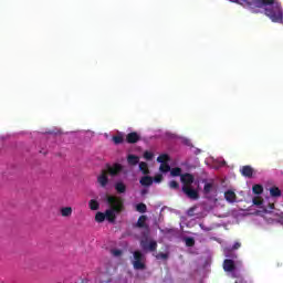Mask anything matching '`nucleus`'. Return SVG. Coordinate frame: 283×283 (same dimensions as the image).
<instances>
[{
  "label": "nucleus",
  "instance_id": "obj_37",
  "mask_svg": "<svg viewBox=\"0 0 283 283\" xmlns=\"http://www.w3.org/2000/svg\"><path fill=\"white\" fill-rule=\"evenodd\" d=\"M240 247H242V244L240 242H235L233 245H232V249L233 251H237V249H240Z\"/></svg>",
  "mask_w": 283,
  "mask_h": 283
},
{
  "label": "nucleus",
  "instance_id": "obj_4",
  "mask_svg": "<svg viewBox=\"0 0 283 283\" xmlns=\"http://www.w3.org/2000/svg\"><path fill=\"white\" fill-rule=\"evenodd\" d=\"M134 229H142V238H144V240H147V238H149L151 230L149 229V224H147V216L142 214L137 222L135 224H133Z\"/></svg>",
  "mask_w": 283,
  "mask_h": 283
},
{
  "label": "nucleus",
  "instance_id": "obj_39",
  "mask_svg": "<svg viewBox=\"0 0 283 283\" xmlns=\"http://www.w3.org/2000/svg\"><path fill=\"white\" fill-rule=\"evenodd\" d=\"M270 208L275 209V205L271 203Z\"/></svg>",
  "mask_w": 283,
  "mask_h": 283
},
{
  "label": "nucleus",
  "instance_id": "obj_34",
  "mask_svg": "<svg viewBox=\"0 0 283 283\" xmlns=\"http://www.w3.org/2000/svg\"><path fill=\"white\" fill-rule=\"evenodd\" d=\"M112 253H113V255H115V258H118V256L123 255L122 250H113Z\"/></svg>",
  "mask_w": 283,
  "mask_h": 283
},
{
  "label": "nucleus",
  "instance_id": "obj_15",
  "mask_svg": "<svg viewBox=\"0 0 283 283\" xmlns=\"http://www.w3.org/2000/svg\"><path fill=\"white\" fill-rule=\"evenodd\" d=\"M115 191H117V193H126L127 185H125L123 181H117L115 184Z\"/></svg>",
  "mask_w": 283,
  "mask_h": 283
},
{
  "label": "nucleus",
  "instance_id": "obj_29",
  "mask_svg": "<svg viewBox=\"0 0 283 283\" xmlns=\"http://www.w3.org/2000/svg\"><path fill=\"white\" fill-rule=\"evenodd\" d=\"M156 260H169V253L159 252L155 254Z\"/></svg>",
  "mask_w": 283,
  "mask_h": 283
},
{
  "label": "nucleus",
  "instance_id": "obj_11",
  "mask_svg": "<svg viewBox=\"0 0 283 283\" xmlns=\"http://www.w3.org/2000/svg\"><path fill=\"white\" fill-rule=\"evenodd\" d=\"M138 140H140V135L136 132L126 135V143H128V145H136Z\"/></svg>",
  "mask_w": 283,
  "mask_h": 283
},
{
  "label": "nucleus",
  "instance_id": "obj_21",
  "mask_svg": "<svg viewBox=\"0 0 283 283\" xmlns=\"http://www.w3.org/2000/svg\"><path fill=\"white\" fill-rule=\"evenodd\" d=\"M169 160H171V158L167 154H163L157 157V163H160L161 165L169 163Z\"/></svg>",
  "mask_w": 283,
  "mask_h": 283
},
{
  "label": "nucleus",
  "instance_id": "obj_19",
  "mask_svg": "<svg viewBox=\"0 0 283 283\" xmlns=\"http://www.w3.org/2000/svg\"><path fill=\"white\" fill-rule=\"evenodd\" d=\"M62 218H70L72 216V207H63L60 209Z\"/></svg>",
  "mask_w": 283,
  "mask_h": 283
},
{
  "label": "nucleus",
  "instance_id": "obj_23",
  "mask_svg": "<svg viewBox=\"0 0 283 283\" xmlns=\"http://www.w3.org/2000/svg\"><path fill=\"white\" fill-rule=\"evenodd\" d=\"M170 175H171L174 178H176V177H178V176H180V178H182V168H180V167L172 168V169L170 170Z\"/></svg>",
  "mask_w": 283,
  "mask_h": 283
},
{
  "label": "nucleus",
  "instance_id": "obj_18",
  "mask_svg": "<svg viewBox=\"0 0 283 283\" xmlns=\"http://www.w3.org/2000/svg\"><path fill=\"white\" fill-rule=\"evenodd\" d=\"M88 208L91 211H98L101 209V203L96 199H91L88 201Z\"/></svg>",
  "mask_w": 283,
  "mask_h": 283
},
{
  "label": "nucleus",
  "instance_id": "obj_10",
  "mask_svg": "<svg viewBox=\"0 0 283 283\" xmlns=\"http://www.w3.org/2000/svg\"><path fill=\"white\" fill-rule=\"evenodd\" d=\"M181 184L182 187H191V184L196 180V178L193 177V175L186 172L181 175Z\"/></svg>",
  "mask_w": 283,
  "mask_h": 283
},
{
  "label": "nucleus",
  "instance_id": "obj_13",
  "mask_svg": "<svg viewBox=\"0 0 283 283\" xmlns=\"http://www.w3.org/2000/svg\"><path fill=\"white\" fill-rule=\"evenodd\" d=\"M139 182L143 187H151V185H154V178L150 176H144L140 178Z\"/></svg>",
  "mask_w": 283,
  "mask_h": 283
},
{
  "label": "nucleus",
  "instance_id": "obj_25",
  "mask_svg": "<svg viewBox=\"0 0 283 283\" xmlns=\"http://www.w3.org/2000/svg\"><path fill=\"white\" fill-rule=\"evenodd\" d=\"M113 143L115 145H123V143H125V138L123 137V135L113 136Z\"/></svg>",
  "mask_w": 283,
  "mask_h": 283
},
{
  "label": "nucleus",
  "instance_id": "obj_2",
  "mask_svg": "<svg viewBox=\"0 0 283 283\" xmlns=\"http://www.w3.org/2000/svg\"><path fill=\"white\" fill-rule=\"evenodd\" d=\"M263 12L272 23H282L283 25V9L282 2L279 0H264Z\"/></svg>",
  "mask_w": 283,
  "mask_h": 283
},
{
  "label": "nucleus",
  "instance_id": "obj_7",
  "mask_svg": "<svg viewBox=\"0 0 283 283\" xmlns=\"http://www.w3.org/2000/svg\"><path fill=\"white\" fill-rule=\"evenodd\" d=\"M140 247L143 249V251H150L151 253H154L155 251L158 250V242H156L154 240H150L149 242L142 240Z\"/></svg>",
  "mask_w": 283,
  "mask_h": 283
},
{
  "label": "nucleus",
  "instance_id": "obj_36",
  "mask_svg": "<svg viewBox=\"0 0 283 283\" xmlns=\"http://www.w3.org/2000/svg\"><path fill=\"white\" fill-rule=\"evenodd\" d=\"M234 283H247V280H244V277H242V276H239V277H237Z\"/></svg>",
  "mask_w": 283,
  "mask_h": 283
},
{
  "label": "nucleus",
  "instance_id": "obj_35",
  "mask_svg": "<svg viewBox=\"0 0 283 283\" xmlns=\"http://www.w3.org/2000/svg\"><path fill=\"white\" fill-rule=\"evenodd\" d=\"M154 181L155 182H163V175H156L155 178H154Z\"/></svg>",
  "mask_w": 283,
  "mask_h": 283
},
{
  "label": "nucleus",
  "instance_id": "obj_32",
  "mask_svg": "<svg viewBox=\"0 0 283 283\" xmlns=\"http://www.w3.org/2000/svg\"><path fill=\"white\" fill-rule=\"evenodd\" d=\"M144 158H145L146 160H154V153H151V151H145V153H144Z\"/></svg>",
  "mask_w": 283,
  "mask_h": 283
},
{
  "label": "nucleus",
  "instance_id": "obj_16",
  "mask_svg": "<svg viewBox=\"0 0 283 283\" xmlns=\"http://www.w3.org/2000/svg\"><path fill=\"white\" fill-rule=\"evenodd\" d=\"M271 198H282V190L277 186H273L270 188Z\"/></svg>",
  "mask_w": 283,
  "mask_h": 283
},
{
  "label": "nucleus",
  "instance_id": "obj_28",
  "mask_svg": "<svg viewBox=\"0 0 283 283\" xmlns=\"http://www.w3.org/2000/svg\"><path fill=\"white\" fill-rule=\"evenodd\" d=\"M185 242H186V247H196V239L191 237H187L185 239Z\"/></svg>",
  "mask_w": 283,
  "mask_h": 283
},
{
  "label": "nucleus",
  "instance_id": "obj_38",
  "mask_svg": "<svg viewBox=\"0 0 283 283\" xmlns=\"http://www.w3.org/2000/svg\"><path fill=\"white\" fill-rule=\"evenodd\" d=\"M145 193H147V190L142 191V196H145Z\"/></svg>",
  "mask_w": 283,
  "mask_h": 283
},
{
  "label": "nucleus",
  "instance_id": "obj_1",
  "mask_svg": "<svg viewBox=\"0 0 283 283\" xmlns=\"http://www.w3.org/2000/svg\"><path fill=\"white\" fill-rule=\"evenodd\" d=\"M106 202L109 209H106L105 212H96L95 221L101 223L107 220V222H111V224H115L116 216H119V213L125 211V200H123L120 197L107 196Z\"/></svg>",
  "mask_w": 283,
  "mask_h": 283
},
{
  "label": "nucleus",
  "instance_id": "obj_14",
  "mask_svg": "<svg viewBox=\"0 0 283 283\" xmlns=\"http://www.w3.org/2000/svg\"><path fill=\"white\" fill-rule=\"evenodd\" d=\"M241 174L245 178H253V168L251 166H243L241 169Z\"/></svg>",
  "mask_w": 283,
  "mask_h": 283
},
{
  "label": "nucleus",
  "instance_id": "obj_31",
  "mask_svg": "<svg viewBox=\"0 0 283 283\" xmlns=\"http://www.w3.org/2000/svg\"><path fill=\"white\" fill-rule=\"evenodd\" d=\"M169 187H170V189H180V184H178V181H176V180H171L169 182Z\"/></svg>",
  "mask_w": 283,
  "mask_h": 283
},
{
  "label": "nucleus",
  "instance_id": "obj_17",
  "mask_svg": "<svg viewBox=\"0 0 283 283\" xmlns=\"http://www.w3.org/2000/svg\"><path fill=\"white\" fill-rule=\"evenodd\" d=\"M224 198H226L227 202H235V199L238 197L235 196V192L233 190H227L224 192Z\"/></svg>",
  "mask_w": 283,
  "mask_h": 283
},
{
  "label": "nucleus",
  "instance_id": "obj_12",
  "mask_svg": "<svg viewBox=\"0 0 283 283\" xmlns=\"http://www.w3.org/2000/svg\"><path fill=\"white\" fill-rule=\"evenodd\" d=\"M223 269L224 271H228L229 273L235 271V262L231 259H226L223 261Z\"/></svg>",
  "mask_w": 283,
  "mask_h": 283
},
{
  "label": "nucleus",
  "instance_id": "obj_6",
  "mask_svg": "<svg viewBox=\"0 0 283 283\" xmlns=\"http://www.w3.org/2000/svg\"><path fill=\"white\" fill-rule=\"evenodd\" d=\"M108 176H112L113 178H116V176H119L123 172V165L115 163L113 165L106 164V169Z\"/></svg>",
  "mask_w": 283,
  "mask_h": 283
},
{
  "label": "nucleus",
  "instance_id": "obj_20",
  "mask_svg": "<svg viewBox=\"0 0 283 283\" xmlns=\"http://www.w3.org/2000/svg\"><path fill=\"white\" fill-rule=\"evenodd\" d=\"M139 161H140V158L136 155H128V157H127L128 165L136 166V165H138Z\"/></svg>",
  "mask_w": 283,
  "mask_h": 283
},
{
  "label": "nucleus",
  "instance_id": "obj_26",
  "mask_svg": "<svg viewBox=\"0 0 283 283\" xmlns=\"http://www.w3.org/2000/svg\"><path fill=\"white\" fill-rule=\"evenodd\" d=\"M136 211H138V213H147V205L138 203L136 206Z\"/></svg>",
  "mask_w": 283,
  "mask_h": 283
},
{
  "label": "nucleus",
  "instance_id": "obj_22",
  "mask_svg": "<svg viewBox=\"0 0 283 283\" xmlns=\"http://www.w3.org/2000/svg\"><path fill=\"white\" fill-rule=\"evenodd\" d=\"M252 191L253 193H255V196H262V193L264 192V187H262V185L256 184L252 187Z\"/></svg>",
  "mask_w": 283,
  "mask_h": 283
},
{
  "label": "nucleus",
  "instance_id": "obj_30",
  "mask_svg": "<svg viewBox=\"0 0 283 283\" xmlns=\"http://www.w3.org/2000/svg\"><path fill=\"white\" fill-rule=\"evenodd\" d=\"M211 189H213V184H211V182L206 184L203 187V193H206V195L211 193Z\"/></svg>",
  "mask_w": 283,
  "mask_h": 283
},
{
  "label": "nucleus",
  "instance_id": "obj_9",
  "mask_svg": "<svg viewBox=\"0 0 283 283\" xmlns=\"http://www.w3.org/2000/svg\"><path fill=\"white\" fill-rule=\"evenodd\" d=\"M181 190L184 193L190 198V200H198L200 198V195L198 193V190L190 187H182Z\"/></svg>",
  "mask_w": 283,
  "mask_h": 283
},
{
  "label": "nucleus",
  "instance_id": "obj_8",
  "mask_svg": "<svg viewBox=\"0 0 283 283\" xmlns=\"http://www.w3.org/2000/svg\"><path fill=\"white\" fill-rule=\"evenodd\" d=\"M108 172L107 170L103 169L99 174V176H97V182L98 185L105 189V187H107V185H109V177H108Z\"/></svg>",
  "mask_w": 283,
  "mask_h": 283
},
{
  "label": "nucleus",
  "instance_id": "obj_3",
  "mask_svg": "<svg viewBox=\"0 0 283 283\" xmlns=\"http://www.w3.org/2000/svg\"><path fill=\"white\" fill-rule=\"evenodd\" d=\"M232 3H239L243 8H248L253 14H260L264 10L265 0H230ZM262 9V10H261Z\"/></svg>",
  "mask_w": 283,
  "mask_h": 283
},
{
  "label": "nucleus",
  "instance_id": "obj_33",
  "mask_svg": "<svg viewBox=\"0 0 283 283\" xmlns=\"http://www.w3.org/2000/svg\"><path fill=\"white\" fill-rule=\"evenodd\" d=\"M253 205H255L256 207H260V205H262V199H260V197H254Z\"/></svg>",
  "mask_w": 283,
  "mask_h": 283
},
{
  "label": "nucleus",
  "instance_id": "obj_24",
  "mask_svg": "<svg viewBox=\"0 0 283 283\" xmlns=\"http://www.w3.org/2000/svg\"><path fill=\"white\" fill-rule=\"evenodd\" d=\"M139 170L144 174V176H147L149 174V167L147 166V163H139Z\"/></svg>",
  "mask_w": 283,
  "mask_h": 283
},
{
  "label": "nucleus",
  "instance_id": "obj_27",
  "mask_svg": "<svg viewBox=\"0 0 283 283\" xmlns=\"http://www.w3.org/2000/svg\"><path fill=\"white\" fill-rule=\"evenodd\" d=\"M159 170L161 171V174H167L171 171V166H169L168 164H161Z\"/></svg>",
  "mask_w": 283,
  "mask_h": 283
},
{
  "label": "nucleus",
  "instance_id": "obj_5",
  "mask_svg": "<svg viewBox=\"0 0 283 283\" xmlns=\"http://www.w3.org/2000/svg\"><path fill=\"white\" fill-rule=\"evenodd\" d=\"M133 266L135 271H145V269H147V265L145 264V254H143V252L136 250L133 253Z\"/></svg>",
  "mask_w": 283,
  "mask_h": 283
}]
</instances>
